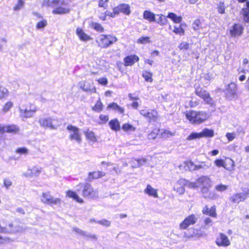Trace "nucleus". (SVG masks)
Returning <instances> with one entry per match:
<instances>
[{
	"mask_svg": "<svg viewBox=\"0 0 249 249\" xmlns=\"http://www.w3.org/2000/svg\"><path fill=\"white\" fill-rule=\"evenodd\" d=\"M139 57L136 55H129L124 58V65L126 66H132L135 62L139 60Z\"/></svg>",
	"mask_w": 249,
	"mask_h": 249,
	"instance_id": "obj_24",
	"label": "nucleus"
},
{
	"mask_svg": "<svg viewBox=\"0 0 249 249\" xmlns=\"http://www.w3.org/2000/svg\"><path fill=\"white\" fill-rule=\"evenodd\" d=\"M143 18L149 22L156 21L155 15L148 10H145L143 14Z\"/></svg>",
	"mask_w": 249,
	"mask_h": 249,
	"instance_id": "obj_27",
	"label": "nucleus"
},
{
	"mask_svg": "<svg viewBox=\"0 0 249 249\" xmlns=\"http://www.w3.org/2000/svg\"><path fill=\"white\" fill-rule=\"evenodd\" d=\"M185 116L190 123L195 124H200L206 121L209 117L208 113L204 111H187Z\"/></svg>",
	"mask_w": 249,
	"mask_h": 249,
	"instance_id": "obj_3",
	"label": "nucleus"
},
{
	"mask_svg": "<svg viewBox=\"0 0 249 249\" xmlns=\"http://www.w3.org/2000/svg\"><path fill=\"white\" fill-rule=\"evenodd\" d=\"M151 42V41L150 40V37L148 36H142L137 40V43L141 44H145L150 43Z\"/></svg>",
	"mask_w": 249,
	"mask_h": 249,
	"instance_id": "obj_39",
	"label": "nucleus"
},
{
	"mask_svg": "<svg viewBox=\"0 0 249 249\" xmlns=\"http://www.w3.org/2000/svg\"><path fill=\"white\" fill-rule=\"evenodd\" d=\"M234 166V161L230 158H226L224 160V168L227 170L231 171L233 170Z\"/></svg>",
	"mask_w": 249,
	"mask_h": 249,
	"instance_id": "obj_28",
	"label": "nucleus"
},
{
	"mask_svg": "<svg viewBox=\"0 0 249 249\" xmlns=\"http://www.w3.org/2000/svg\"><path fill=\"white\" fill-rule=\"evenodd\" d=\"M67 129L69 131V138L71 141H74L79 144L82 142L81 133L79 128L69 124L67 126Z\"/></svg>",
	"mask_w": 249,
	"mask_h": 249,
	"instance_id": "obj_7",
	"label": "nucleus"
},
{
	"mask_svg": "<svg viewBox=\"0 0 249 249\" xmlns=\"http://www.w3.org/2000/svg\"><path fill=\"white\" fill-rule=\"evenodd\" d=\"M107 108L117 110L121 113H123L124 112V109L115 103L109 104L107 106Z\"/></svg>",
	"mask_w": 249,
	"mask_h": 249,
	"instance_id": "obj_36",
	"label": "nucleus"
},
{
	"mask_svg": "<svg viewBox=\"0 0 249 249\" xmlns=\"http://www.w3.org/2000/svg\"><path fill=\"white\" fill-rule=\"evenodd\" d=\"M115 15H117V14L114 13V12L113 11V13L108 11H106L105 13V15L103 17H100V18H101L102 20H106V18L107 16H108L109 17H111L112 18H114L115 16Z\"/></svg>",
	"mask_w": 249,
	"mask_h": 249,
	"instance_id": "obj_59",
	"label": "nucleus"
},
{
	"mask_svg": "<svg viewBox=\"0 0 249 249\" xmlns=\"http://www.w3.org/2000/svg\"><path fill=\"white\" fill-rule=\"evenodd\" d=\"M103 105L100 100L97 101L95 105L92 107L93 110L100 112L103 110Z\"/></svg>",
	"mask_w": 249,
	"mask_h": 249,
	"instance_id": "obj_40",
	"label": "nucleus"
},
{
	"mask_svg": "<svg viewBox=\"0 0 249 249\" xmlns=\"http://www.w3.org/2000/svg\"><path fill=\"white\" fill-rule=\"evenodd\" d=\"M173 32L175 34L180 36H183L184 34V30L182 27L181 25L174 26L173 27Z\"/></svg>",
	"mask_w": 249,
	"mask_h": 249,
	"instance_id": "obj_37",
	"label": "nucleus"
},
{
	"mask_svg": "<svg viewBox=\"0 0 249 249\" xmlns=\"http://www.w3.org/2000/svg\"><path fill=\"white\" fill-rule=\"evenodd\" d=\"M40 125L44 128H49L51 129H56L58 126L57 120L54 118L50 117H42L38 120Z\"/></svg>",
	"mask_w": 249,
	"mask_h": 249,
	"instance_id": "obj_6",
	"label": "nucleus"
},
{
	"mask_svg": "<svg viewBox=\"0 0 249 249\" xmlns=\"http://www.w3.org/2000/svg\"><path fill=\"white\" fill-rule=\"evenodd\" d=\"M140 113L150 121H156L158 116V112L155 110L144 109L141 110Z\"/></svg>",
	"mask_w": 249,
	"mask_h": 249,
	"instance_id": "obj_17",
	"label": "nucleus"
},
{
	"mask_svg": "<svg viewBox=\"0 0 249 249\" xmlns=\"http://www.w3.org/2000/svg\"><path fill=\"white\" fill-rule=\"evenodd\" d=\"M84 236L87 240H96L97 239V236L95 234L88 233L86 231Z\"/></svg>",
	"mask_w": 249,
	"mask_h": 249,
	"instance_id": "obj_55",
	"label": "nucleus"
},
{
	"mask_svg": "<svg viewBox=\"0 0 249 249\" xmlns=\"http://www.w3.org/2000/svg\"><path fill=\"white\" fill-rule=\"evenodd\" d=\"M13 106V103L9 101L7 102L3 106L2 108V111L4 112H6L9 110V109Z\"/></svg>",
	"mask_w": 249,
	"mask_h": 249,
	"instance_id": "obj_50",
	"label": "nucleus"
},
{
	"mask_svg": "<svg viewBox=\"0 0 249 249\" xmlns=\"http://www.w3.org/2000/svg\"><path fill=\"white\" fill-rule=\"evenodd\" d=\"M135 161L136 163L134 164V165H132L133 167L136 168L142 165L143 163L146 162V160L144 159H139V160H133Z\"/></svg>",
	"mask_w": 249,
	"mask_h": 249,
	"instance_id": "obj_49",
	"label": "nucleus"
},
{
	"mask_svg": "<svg viewBox=\"0 0 249 249\" xmlns=\"http://www.w3.org/2000/svg\"><path fill=\"white\" fill-rule=\"evenodd\" d=\"M24 230L21 226H16L14 227L12 224H9V225L6 227H2L0 225V232L4 233H18L21 232Z\"/></svg>",
	"mask_w": 249,
	"mask_h": 249,
	"instance_id": "obj_14",
	"label": "nucleus"
},
{
	"mask_svg": "<svg viewBox=\"0 0 249 249\" xmlns=\"http://www.w3.org/2000/svg\"><path fill=\"white\" fill-rule=\"evenodd\" d=\"M214 163L216 166L218 167H224V160L221 159H217L214 161Z\"/></svg>",
	"mask_w": 249,
	"mask_h": 249,
	"instance_id": "obj_62",
	"label": "nucleus"
},
{
	"mask_svg": "<svg viewBox=\"0 0 249 249\" xmlns=\"http://www.w3.org/2000/svg\"><path fill=\"white\" fill-rule=\"evenodd\" d=\"M80 87L81 89L86 91H91V90H93V92H95L96 91L95 88H93L91 89L89 87L87 86L85 82L81 83Z\"/></svg>",
	"mask_w": 249,
	"mask_h": 249,
	"instance_id": "obj_51",
	"label": "nucleus"
},
{
	"mask_svg": "<svg viewBox=\"0 0 249 249\" xmlns=\"http://www.w3.org/2000/svg\"><path fill=\"white\" fill-rule=\"evenodd\" d=\"M212 185V181L209 177L202 176L197 178L196 181H191V183H189V188L197 189L199 188L205 198L213 199L215 198V194L209 191Z\"/></svg>",
	"mask_w": 249,
	"mask_h": 249,
	"instance_id": "obj_1",
	"label": "nucleus"
},
{
	"mask_svg": "<svg viewBox=\"0 0 249 249\" xmlns=\"http://www.w3.org/2000/svg\"><path fill=\"white\" fill-rule=\"evenodd\" d=\"M209 166L206 165L204 163H202L200 165H194L192 162H184L182 164L179 166V168L180 170L184 169L187 170H198L200 168H208Z\"/></svg>",
	"mask_w": 249,
	"mask_h": 249,
	"instance_id": "obj_12",
	"label": "nucleus"
},
{
	"mask_svg": "<svg viewBox=\"0 0 249 249\" xmlns=\"http://www.w3.org/2000/svg\"><path fill=\"white\" fill-rule=\"evenodd\" d=\"M248 197H249V190L233 195L230 198V200L233 203H239L240 202L245 200Z\"/></svg>",
	"mask_w": 249,
	"mask_h": 249,
	"instance_id": "obj_13",
	"label": "nucleus"
},
{
	"mask_svg": "<svg viewBox=\"0 0 249 249\" xmlns=\"http://www.w3.org/2000/svg\"><path fill=\"white\" fill-rule=\"evenodd\" d=\"M236 91V86L234 83H231L229 84L226 89V94L227 98L232 99L234 96Z\"/></svg>",
	"mask_w": 249,
	"mask_h": 249,
	"instance_id": "obj_19",
	"label": "nucleus"
},
{
	"mask_svg": "<svg viewBox=\"0 0 249 249\" xmlns=\"http://www.w3.org/2000/svg\"><path fill=\"white\" fill-rule=\"evenodd\" d=\"M175 135V132H171L168 130H160V136L163 139H166Z\"/></svg>",
	"mask_w": 249,
	"mask_h": 249,
	"instance_id": "obj_34",
	"label": "nucleus"
},
{
	"mask_svg": "<svg viewBox=\"0 0 249 249\" xmlns=\"http://www.w3.org/2000/svg\"><path fill=\"white\" fill-rule=\"evenodd\" d=\"M225 6L223 2H220L217 6L218 12L220 14H224L225 13Z\"/></svg>",
	"mask_w": 249,
	"mask_h": 249,
	"instance_id": "obj_56",
	"label": "nucleus"
},
{
	"mask_svg": "<svg viewBox=\"0 0 249 249\" xmlns=\"http://www.w3.org/2000/svg\"><path fill=\"white\" fill-rule=\"evenodd\" d=\"M99 118L101 121L100 123H106L108 120V116L107 115L101 114L100 115Z\"/></svg>",
	"mask_w": 249,
	"mask_h": 249,
	"instance_id": "obj_64",
	"label": "nucleus"
},
{
	"mask_svg": "<svg viewBox=\"0 0 249 249\" xmlns=\"http://www.w3.org/2000/svg\"><path fill=\"white\" fill-rule=\"evenodd\" d=\"M81 187H83L82 195L84 197L88 198H97L98 197V192L93 189L91 185L89 183L80 184Z\"/></svg>",
	"mask_w": 249,
	"mask_h": 249,
	"instance_id": "obj_8",
	"label": "nucleus"
},
{
	"mask_svg": "<svg viewBox=\"0 0 249 249\" xmlns=\"http://www.w3.org/2000/svg\"><path fill=\"white\" fill-rule=\"evenodd\" d=\"M67 196L70 198H72L73 199L75 200L77 202L79 203H83V200L82 198H80L76 193L71 191L69 190L67 192Z\"/></svg>",
	"mask_w": 249,
	"mask_h": 249,
	"instance_id": "obj_31",
	"label": "nucleus"
},
{
	"mask_svg": "<svg viewBox=\"0 0 249 249\" xmlns=\"http://www.w3.org/2000/svg\"><path fill=\"white\" fill-rule=\"evenodd\" d=\"M145 194L155 198L158 197V190L153 188L150 185H147L146 188L144 190Z\"/></svg>",
	"mask_w": 249,
	"mask_h": 249,
	"instance_id": "obj_23",
	"label": "nucleus"
},
{
	"mask_svg": "<svg viewBox=\"0 0 249 249\" xmlns=\"http://www.w3.org/2000/svg\"><path fill=\"white\" fill-rule=\"evenodd\" d=\"M76 33L80 39L82 41H86L90 39V37L87 35L81 28H77Z\"/></svg>",
	"mask_w": 249,
	"mask_h": 249,
	"instance_id": "obj_25",
	"label": "nucleus"
},
{
	"mask_svg": "<svg viewBox=\"0 0 249 249\" xmlns=\"http://www.w3.org/2000/svg\"><path fill=\"white\" fill-rule=\"evenodd\" d=\"M227 188H228L227 186L223 185V184H219V185H216L215 187V189L217 191H219V192L224 191L226 190L227 189Z\"/></svg>",
	"mask_w": 249,
	"mask_h": 249,
	"instance_id": "obj_61",
	"label": "nucleus"
},
{
	"mask_svg": "<svg viewBox=\"0 0 249 249\" xmlns=\"http://www.w3.org/2000/svg\"><path fill=\"white\" fill-rule=\"evenodd\" d=\"M241 13L244 17V21L249 22V1L246 2V7L242 8Z\"/></svg>",
	"mask_w": 249,
	"mask_h": 249,
	"instance_id": "obj_26",
	"label": "nucleus"
},
{
	"mask_svg": "<svg viewBox=\"0 0 249 249\" xmlns=\"http://www.w3.org/2000/svg\"><path fill=\"white\" fill-rule=\"evenodd\" d=\"M188 232H193V234H189L188 232H184V236L188 238L191 237H200L202 236V234L199 233L198 231L195 229H189Z\"/></svg>",
	"mask_w": 249,
	"mask_h": 249,
	"instance_id": "obj_30",
	"label": "nucleus"
},
{
	"mask_svg": "<svg viewBox=\"0 0 249 249\" xmlns=\"http://www.w3.org/2000/svg\"><path fill=\"white\" fill-rule=\"evenodd\" d=\"M117 38L111 35H100L96 39L99 47L106 48L117 41Z\"/></svg>",
	"mask_w": 249,
	"mask_h": 249,
	"instance_id": "obj_5",
	"label": "nucleus"
},
{
	"mask_svg": "<svg viewBox=\"0 0 249 249\" xmlns=\"http://www.w3.org/2000/svg\"><path fill=\"white\" fill-rule=\"evenodd\" d=\"M159 17V19L157 20V22L160 25H165L167 22V17H165L163 15H157Z\"/></svg>",
	"mask_w": 249,
	"mask_h": 249,
	"instance_id": "obj_43",
	"label": "nucleus"
},
{
	"mask_svg": "<svg viewBox=\"0 0 249 249\" xmlns=\"http://www.w3.org/2000/svg\"><path fill=\"white\" fill-rule=\"evenodd\" d=\"M142 75L146 81L149 82H152L153 79L152 78V73H151L149 71H144L142 73Z\"/></svg>",
	"mask_w": 249,
	"mask_h": 249,
	"instance_id": "obj_42",
	"label": "nucleus"
},
{
	"mask_svg": "<svg viewBox=\"0 0 249 249\" xmlns=\"http://www.w3.org/2000/svg\"><path fill=\"white\" fill-rule=\"evenodd\" d=\"M48 25L46 19H42L41 20L38 21L36 25V28L38 30H43Z\"/></svg>",
	"mask_w": 249,
	"mask_h": 249,
	"instance_id": "obj_38",
	"label": "nucleus"
},
{
	"mask_svg": "<svg viewBox=\"0 0 249 249\" xmlns=\"http://www.w3.org/2000/svg\"><path fill=\"white\" fill-rule=\"evenodd\" d=\"M236 134L234 132L227 133L226 135V137L229 142L233 141L236 138Z\"/></svg>",
	"mask_w": 249,
	"mask_h": 249,
	"instance_id": "obj_60",
	"label": "nucleus"
},
{
	"mask_svg": "<svg viewBox=\"0 0 249 249\" xmlns=\"http://www.w3.org/2000/svg\"><path fill=\"white\" fill-rule=\"evenodd\" d=\"M91 27L96 31L99 32H103L104 31V28L101 26V24L96 22H93L91 24Z\"/></svg>",
	"mask_w": 249,
	"mask_h": 249,
	"instance_id": "obj_46",
	"label": "nucleus"
},
{
	"mask_svg": "<svg viewBox=\"0 0 249 249\" xmlns=\"http://www.w3.org/2000/svg\"><path fill=\"white\" fill-rule=\"evenodd\" d=\"M84 133L86 138L89 142L94 143L97 141V137L94 132L92 130L88 129L86 131H85Z\"/></svg>",
	"mask_w": 249,
	"mask_h": 249,
	"instance_id": "obj_21",
	"label": "nucleus"
},
{
	"mask_svg": "<svg viewBox=\"0 0 249 249\" xmlns=\"http://www.w3.org/2000/svg\"><path fill=\"white\" fill-rule=\"evenodd\" d=\"M122 129L125 131H128L129 130L134 131L135 128L131 124H124L122 126Z\"/></svg>",
	"mask_w": 249,
	"mask_h": 249,
	"instance_id": "obj_57",
	"label": "nucleus"
},
{
	"mask_svg": "<svg viewBox=\"0 0 249 249\" xmlns=\"http://www.w3.org/2000/svg\"><path fill=\"white\" fill-rule=\"evenodd\" d=\"M201 138L200 133L193 132L187 138L188 141L194 140Z\"/></svg>",
	"mask_w": 249,
	"mask_h": 249,
	"instance_id": "obj_45",
	"label": "nucleus"
},
{
	"mask_svg": "<svg viewBox=\"0 0 249 249\" xmlns=\"http://www.w3.org/2000/svg\"><path fill=\"white\" fill-rule=\"evenodd\" d=\"M167 18L171 19L175 23H179L181 22L182 18L180 16H178L174 13H169Z\"/></svg>",
	"mask_w": 249,
	"mask_h": 249,
	"instance_id": "obj_32",
	"label": "nucleus"
},
{
	"mask_svg": "<svg viewBox=\"0 0 249 249\" xmlns=\"http://www.w3.org/2000/svg\"><path fill=\"white\" fill-rule=\"evenodd\" d=\"M216 244L219 247H227L231 245V242L228 237L224 233H221L216 238Z\"/></svg>",
	"mask_w": 249,
	"mask_h": 249,
	"instance_id": "obj_16",
	"label": "nucleus"
},
{
	"mask_svg": "<svg viewBox=\"0 0 249 249\" xmlns=\"http://www.w3.org/2000/svg\"><path fill=\"white\" fill-rule=\"evenodd\" d=\"M97 223L106 227H109L111 224V222L105 219L97 221Z\"/></svg>",
	"mask_w": 249,
	"mask_h": 249,
	"instance_id": "obj_54",
	"label": "nucleus"
},
{
	"mask_svg": "<svg viewBox=\"0 0 249 249\" xmlns=\"http://www.w3.org/2000/svg\"><path fill=\"white\" fill-rule=\"evenodd\" d=\"M16 152L22 155H27L28 153V149L26 147H20L16 149Z\"/></svg>",
	"mask_w": 249,
	"mask_h": 249,
	"instance_id": "obj_53",
	"label": "nucleus"
},
{
	"mask_svg": "<svg viewBox=\"0 0 249 249\" xmlns=\"http://www.w3.org/2000/svg\"><path fill=\"white\" fill-rule=\"evenodd\" d=\"M20 116L22 118H31L37 111L36 106L31 103L26 102L19 107Z\"/></svg>",
	"mask_w": 249,
	"mask_h": 249,
	"instance_id": "obj_4",
	"label": "nucleus"
},
{
	"mask_svg": "<svg viewBox=\"0 0 249 249\" xmlns=\"http://www.w3.org/2000/svg\"><path fill=\"white\" fill-rule=\"evenodd\" d=\"M114 13L119 14L120 13H123L125 15H128L130 13V8L129 5L126 4H121L118 6L113 8Z\"/></svg>",
	"mask_w": 249,
	"mask_h": 249,
	"instance_id": "obj_18",
	"label": "nucleus"
},
{
	"mask_svg": "<svg viewBox=\"0 0 249 249\" xmlns=\"http://www.w3.org/2000/svg\"><path fill=\"white\" fill-rule=\"evenodd\" d=\"M160 129H155L152 132H151L148 135V138L149 139H155L157 136L160 135Z\"/></svg>",
	"mask_w": 249,
	"mask_h": 249,
	"instance_id": "obj_48",
	"label": "nucleus"
},
{
	"mask_svg": "<svg viewBox=\"0 0 249 249\" xmlns=\"http://www.w3.org/2000/svg\"><path fill=\"white\" fill-rule=\"evenodd\" d=\"M191 181L187 180L183 178L178 179L174 184L173 189L178 195H182L185 192V186L189 188V183Z\"/></svg>",
	"mask_w": 249,
	"mask_h": 249,
	"instance_id": "obj_9",
	"label": "nucleus"
},
{
	"mask_svg": "<svg viewBox=\"0 0 249 249\" xmlns=\"http://www.w3.org/2000/svg\"><path fill=\"white\" fill-rule=\"evenodd\" d=\"M202 213L204 214L209 215L213 217H216L217 215L215 206H212L211 208H209L206 206L203 208Z\"/></svg>",
	"mask_w": 249,
	"mask_h": 249,
	"instance_id": "obj_22",
	"label": "nucleus"
},
{
	"mask_svg": "<svg viewBox=\"0 0 249 249\" xmlns=\"http://www.w3.org/2000/svg\"><path fill=\"white\" fill-rule=\"evenodd\" d=\"M105 175V173L100 171H95L91 173H89V174L88 179L91 181L94 179H97L99 178L104 177Z\"/></svg>",
	"mask_w": 249,
	"mask_h": 249,
	"instance_id": "obj_29",
	"label": "nucleus"
},
{
	"mask_svg": "<svg viewBox=\"0 0 249 249\" xmlns=\"http://www.w3.org/2000/svg\"><path fill=\"white\" fill-rule=\"evenodd\" d=\"M243 31L242 26L239 24H235L232 29L231 30L230 32L232 36H240Z\"/></svg>",
	"mask_w": 249,
	"mask_h": 249,
	"instance_id": "obj_20",
	"label": "nucleus"
},
{
	"mask_svg": "<svg viewBox=\"0 0 249 249\" xmlns=\"http://www.w3.org/2000/svg\"><path fill=\"white\" fill-rule=\"evenodd\" d=\"M195 93L196 95L202 98L206 104L210 105L213 104V100L211 97L209 93L202 88H196Z\"/></svg>",
	"mask_w": 249,
	"mask_h": 249,
	"instance_id": "obj_10",
	"label": "nucleus"
},
{
	"mask_svg": "<svg viewBox=\"0 0 249 249\" xmlns=\"http://www.w3.org/2000/svg\"><path fill=\"white\" fill-rule=\"evenodd\" d=\"M5 132L16 133L18 131V128L15 125H6Z\"/></svg>",
	"mask_w": 249,
	"mask_h": 249,
	"instance_id": "obj_41",
	"label": "nucleus"
},
{
	"mask_svg": "<svg viewBox=\"0 0 249 249\" xmlns=\"http://www.w3.org/2000/svg\"><path fill=\"white\" fill-rule=\"evenodd\" d=\"M9 93L8 89L5 87L0 86V99L8 96Z\"/></svg>",
	"mask_w": 249,
	"mask_h": 249,
	"instance_id": "obj_44",
	"label": "nucleus"
},
{
	"mask_svg": "<svg viewBox=\"0 0 249 249\" xmlns=\"http://www.w3.org/2000/svg\"><path fill=\"white\" fill-rule=\"evenodd\" d=\"M197 217L195 214H191L187 216L185 219L180 224L179 228L181 230L186 229L191 225L195 224L197 221Z\"/></svg>",
	"mask_w": 249,
	"mask_h": 249,
	"instance_id": "obj_15",
	"label": "nucleus"
},
{
	"mask_svg": "<svg viewBox=\"0 0 249 249\" xmlns=\"http://www.w3.org/2000/svg\"><path fill=\"white\" fill-rule=\"evenodd\" d=\"M109 125L111 129L115 131H119L120 129L119 122L117 119H113L109 122Z\"/></svg>",
	"mask_w": 249,
	"mask_h": 249,
	"instance_id": "obj_33",
	"label": "nucleus"
},
{
	"mask_svg": "<svg viewBox=\"0 0 249 249\" xmlns=\"http://www.w3.org/2000/svg\"><path fill=\"white\" fill-rule=\"evenodd\" d=\"M201 138L202 137H212L213 136V131L212 129L205 128L200 133Z\"/></svg>",
	"mask_w": 249,
	"mask_h": 249,
	"instance_id": "obj_35",
	"label": "nucleus"
},
{
	"mask_svg": "<svg viewBox=\"0 0 249 249\" xmlns=\"http://www.w3.org/2000/svg\"><path fill=\"white\" fill-rule=\"evenodd\" d=\"M24 5V0H18V2L13 9L15 11H18L23 7Z\"/></svg>",
	"mask_w": 249,
	"mask_h": 249,
	"instance_id": "obj_47",
	"label": "nucleus"
},
{
	"mask_svg": "<svg viewBox=\"0 0 249 249\" xmlns=\"http://www.w3.org/2000/svg\"><path fill=\"white\" fill-rule=\"evenodd\" d=\"M189 47V44L186 42H182L180 43L178 46V48L180 50H188Z\"/></svg>",
	"mask_w": 249,
	"mask_h": 249,
	"instance_id": "obj_58",
	"label": "nucleus"
},
{
	"mask_svg": "<svg viewBox=\"0 0 249 249\" xmlns=\"http://www.w3.org/2000/svg\"><path fill=\"white\" fill-rule=\"evenodd\" d=\"M32 171L33 176H38L41 172V168L34 166L32 168Z\"/></svg>",
	"mask_w": 249,
	"mask_h": 249,
	"instance_id": "obj_52",
	"label": "nucleus"
},
{
	"mask_svg": "<svg viewBox=\"0 0 249 249\" xmlns=\"http://www.w3.org/2000/svg\"><path fill=\"white\" fill-rule=\"evenodd\" d=\"M108 0H99L98 5L100 7H103L106 9L107 7V2Z\"/></svg>",
	"mask_w": 249,
	"mask_h": 249,
	"instance_id": "obj_63",
	"label": "nucleus"
},
{
	"mask_svg": "<svg viewBox=\"0 0 249 249\" xmlns=\"http://www.w3.org/2000/svg\"><path fill=\"white\" fill-rule=\"evenodd\" d=\"M74 0H43L44 6L55 7L53 10L54 14H65L71 11L70 4Z\"/></svg>",
	"mask_w": 249,
	"mask_h": 249,
	"instance_id": "obj_2",
	"label": "nucleus"
},
{
	"mask_svg": "<svg viewBox=\"0 0 249 249\" xmlns=\"http://www.w3.org/2000/svg\"><path fill=\"white\" fill-rule=\"evenodd\" d=\"M41 200L43 203L49 205L60 204L61 202L60 198L53 197L49 193H42Z\"/></svg>",
	"mask_w": 249,
	"mask_h": 249,
	"instance_id": "obj_11",
	"label": "nucleus"
}]
</instances>
